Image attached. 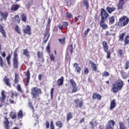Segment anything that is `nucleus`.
<instances>
[{"instance_id":"nucleus-1","label":"nucleus","mask_w":129,"mask_h":129,"mask_svg":"<svg viewBox=\"0 0 129 129\" xmlns=\"http://www.w3.org/2000/svg\"><path fill=\"white\" fill-rule=\"evenodd\" d=\"M124 82L121 79H118L112 85V91L113 93H116L122 89Z\"/></svg>"},{"instance_id":"nucleus-2","label":"nucleus","mask_w":129,"mask_h":129,"mask_svg":"<svg viewBox=\"0 0 129 129\" xmlns=\"http://www.w3.org/2000/svg\"><path fill=\"white\" fill-rule=\"evenodd\" d=\"M129 23V18L126 16H123L119 18L118 21L116 23V26L118 28H122L127 26Z\"/></svg>"},{"instance_id":"nucleus-3","label":"nucleus","mask_w":129,"mask_h":129,"mask_svg":"<svg viewBox=\"0 0 129 129\" xmlns=\"http://www.w3.org/2000/svg\"><path fill=\"white\" fill-rule=\"evenodd\" d=\"M31 94L33 99H37L39 97L40 94H42V89L36 87H33L31 90Z\"/></svg>"},{"instance_id":"nucleus-4","label":"nucleus","mask_w":129,"mask_h":129,"mask_svg":"<svg viewBox=\"0 0 129 129\" xmlns=\"http://www.w3.org/2000/svg\"><path fill=\"white\" fill-rule=\"evenodd\" d=\"M18 48H16L13 53V62L15 69H19V58L18 57Z\"/></svg>"},{"instance_id":"nucleus-5","label":"nucleus","mask_w":129,"mask_h":129,"mask_svg":"<svg viewBox=\"0 0 129 129\" xmlns=\"http://www.w3.org/2000/svg\"><path fill=\"white\" fill-rule=\"evenodd\" d=\"M102 44L104 52H105V53H107V59H110L111 52H110V50L108 51L109 47L108 44H107V42H106V41H103Z\"/></svg>"},{"instance_id":"nucleus-6","label":"nucleus","mask_w":129,"mask_h":129,"mask_svg":"<svg viewBox=\"0 0 129 129\" xmlns=\"http://www.w3.org/2000/svg\"><path fill=\"white\" fill-rule=\"evenodd\" d=\"M100 17V21H105L109 17V14L106 12V11L104 9L102 8L101 9Z\"/></svg>"},{"instance_id":"nucleus-7","label":"nucleus","mask_w":129,"mask_h":129,"mask_svg":"<svg viewBox=\"0 0 129 129\" xmlns=\"http://www.w3.org/2000/svg\"><path fill=\"white\" fill-rule=\"evenodd\" d=\"M128 1V0H119L118 4L117 5V11H119V10L122 11V10H123V6L125 5V2Z\"/></svg>"},{"instance_id":"nucleus-8","label":"nucleus","mask_w":129,"mask_h":129,"mask_svg":"<svg viewBox=\"0 0 129 129\" xmlns=\"http://www.w3.org/2000/svg\"><path fill=\"white\" fill-rule=\"evenodd\" d=\"M115 124V122L113 120H110L108 121L107 124L105 125V129H113Z\"/></svg>"},{"instance_id":"nucleus-9","label":"nucleus","mask_w":129,"mask_h":129,"mask_svg":"<svg viewBox=\"0 0 129 129\" xmlns=\"http://www.w3.org/2000/svg\"><path fill=\"white\" fill-rule=\"evenodd\" d=\"M74 103L76 104V108L83 107V101H81L79 99H77L74 100Z\"/></svg>"},{"instance_id":"nucleus-10","label":"nucleus","mask_w":129,"mask_h":129,"mask_svg":"<svg viewBox=\"0 0 129 129\" xmlns=\"http://www.w3.org/2000/svg\"><path fill=\"white\" fill-rule=\"evenodd\" d=\"M4 119H5V120L4 121V127L6 129H11V127L10 126V121H9L8 117L5 116L4 117Z\"/></svg>"},{"instance_id":"nucleus-11","label":"nucleus","mask_w":129,"mask_h":129,"mask_svg":"<svg viewBox=\"0 0 129 129\" xmlns=\"http://www.w3.org/2000/svg\"><path fill=\"white\" fill-rule=\"evenodd\" d=\"M26 82L24 83L25 86H28L30 83V79H31V74L30 73V70H28L26 73Z\"/></svg>"},{"instance_id":"nucleus-12","label":"nucleus","mask_w":129,"mask_h":129,"mask_svg":"<svg viewBox=\"0 0 129 129\" xmlns=\"http://www.w3.org/2000/svg\"><path fill=\"white\" fill-rule=\"evenodd\" d=\"M31 31V26L29 25H27L23 30L24 34H26V35H32V32Z\"/></svg>"},{"instance_id":"nucleus-13","label":"nucleus","mask_w":129,"mask_h":129,"mask_svg":"<svg viewBox=\"0 0 129 129\" xmlns=\"http://www.w3.org/2000/svg\"><path fill=\"white\" fill-rule=\"evenodd\" d=\"M0 15L2 18L1 19V21L2 20H4V21H7L8 17H9V13L8 11H5V12H3L1 11H0Z\"/></svg>"},{"instance_id":"nucleus-14","label":"nucleus","mask_w":129,"mask_h":129,"mask_svg":"<svg viewBox=\"0 0 129 129\" xmlns=\"http://www.w3.org/2000/svg\"><path fill=\"white\" fill-rule=\"evenodd\" d=\"M3 82L5 83V84L7 86H8V87H12V84H11V82L10 80V79L8 78L7 76H5L4 79H3Z\"/></svg>"},{"instance_id":"nucleus-15","label":"nucleus","mask_w":129,"mask_h":129,"mask_svg":"<svg viewBox=\"0 0 129 129\" xmlns=\"http://www.w3.org/2000/svg\"><path fill=\"white\" fill-rule=\"evenodd\" d=\"M73 67H75V72L78 73V74H80L81 73V67H79V64L77 62H75L73 64Z\"/></svg>"},{"instance_id":"nucleus-16","label":"nucleus","mask_w":129,"mask_h":129,"mask_svg":"<svg viewBox=\"0 0 129 129\" xmlns=\"http://www.w3.org/2000/svg\"><path fill=\"white\" fill-rule=\"evenodd\" d=\"M101 98H102V96L101 95L94 92L92 94V99L93 100H95V99H98V100H101Z\"/></svg>"},{"instance_id":"nucleus-17","label":"nucleus","mask_w":129,"mask_h":129,"mask_svg":"<svg viewBox=\"0 0 129 129\" xmlns=\"http://www.w3.org/2000/svg\"><path fill=\"white\" fill-rule=\"evenodd\" d=\"M1 95L2 96L0 97V102H1V103H5V102H6V99L7 98V96L6 95V94H5L4 90H3L1 92Z\"/></svg>"},{"instance_id":"nucleus-18","label":"nucleus","mask_w":129,"mask_h":129,"mask_svg":"<svg viewBox=\"0 0 129 129\" xmlns=\"http://www.w3.org/2000/svg\"><path fill=\"white\" fill-rule=\"evenodd\" d=\"M100 26L103 30H106L108 28V26L105 23V20H100Z\"/></svg>"},{"instance_id":"nucleus-19","label":"nucleus","mask_w":129,"mask_h":129,"mask_svg":"<svg viewBox=\"0 0 129 129\" xmlns=\"http://www.w3.org/2000/svg\"><path fill=\"white\" fill-rule=\"evenodd\" d=\"M90 63L91 64V68L92 71L96 72L97 71V66L93 60H90Z\"/></svg>"},{"instance_id":"nucleus-20","label":"nucleus","mask_w":129,"mask_h":129,"mask_svg":"<svg viewBox=\"0 0 129 129\" xmlns=\"http://www.w3.org/2000/svg\"><path fill=\"white\" fill-rule=\"evenodd\" d=\"M20 7H21V6L19 5L14 4L11 8V11H12V12H17V11L20 9Z\"/></svg>"},{"instance_id":"nucleus-21","label":"nucleus","mask_w":129,"mask_h":129,"mask_svg":"<svg viewBox=\"0 0 129 129\" xmlns=\"http://www.w3.org/2000/svg\"><path fill=\"white\" fill-rule=\"evenodd\" d=\"M93 120H94V118L92 119V121L89 122V124L91 126V128L92 129H94V126H97L98 124L97 120H95L94 123H93Z\"/></svg>"},{"instance_id":"nucleus-22","label":"nucleus","mask_w":129,"mask_h":129,"mask_svg":"<svg viewBox=\"0 0 129 129\" xmlns=\"http://www.w3.org/2000/svg\"><path fill=\"white\" fill-rule=\"evenodd\" d=\"M120 75L122 78V79H126V78H128L129 75L126 74V73L124 72L123 70H121L120 72Z\"/></svg>"},{"instance_id":"nucleus-23","label":"nucleus","mask_w":129,"mask_h":129,"mask_svg":"<svg viewBox=\"0 0 129 129\" xmlns=\"http://www.w3.org/2000/svg\"><path fill=\"white\" fill-rule=\"evenodd\" d=\"M116 10V8L115 7H107L106 8V11L108 13V14H112L113 12H114Z\"/></svg>"},{"instance_id":"nucleus-24","label":"nucleus","mask_w":129,"mask_h":129,"mask_svg":"<svg viewBox=\"0 0 129 129\" xmlns=\"http://www.w3.org/2000/svg\"><path fill=\"white\" fill-rule=\"evenodd\" d=\"M13 20L14 22H15V23H17V24H20L21 22V19H20L19 15H15L13 17Z\"/></svg>"},{"instance_id":"nucleus-25","label":"nucleus","mask_w":129,"mask_h":129,"mask_svg":"<svg viewBox=\"0 0 129 129\" xmlns=\"http://www.w3.org/2000/svg\"><path fill=\"white\" fill-rule=\"evenodd\" d=\"M0 32L4 38H7V33L5 30V29H4V26L2 25H0Z\"/></svg>"},{"instance_id":"nucleus-26","label":"nucleus","mask_w":129,"mask_h":129,"mask_svg":"<svg viewBox=\"0 0 129 129\" xmlns=\"http://www.w3.org/2000/svg\"><path fill=\"white\" fill-rule=\"evenodd\" d=\"M83 6L86 10H89V3L88 2V0H84Z\"/></svg>"},{"instance_id":"nucleus-27","label":"nucleus","mask_w":129,"mask_h":129,"mask_svg":"<svg viewBox=\"0 0 129 129\" xmlns=\"http://www.w3.org/2000/svg\"><path fill=\"white\" fill-rule=\"evenodd\" d=\"M116 106V103L115 102V100L113 99L111 101L110 106V110H112L113 108H114Z\"/></svg>"},{"instance_id":"nucleus-28","label":"nucleus","mask_w":129,"mask_h":129,"mask_svg":"<svg viewBox=\"0 0 129 129\" xmlns=\"http://www.w3.org/2000/svg\"><path fill=\"white\" fill-rule=\"evenodd\" d=\"M23 55L27 57V58H30L31 55H30V51L28 50V49H25L23 50Z\"/></svg>"},{"instance_id":"nucleus-29","label":"nucleus","mask_w":129,"mask_h":129,"mask_svg":"<svg viewBox=\"0 0 129 129\" xmlns=\"http://www.w3.org/2000/svg\"><path fill=\"white\" fill-rule=\"evenodd\" d=\"M63 83H64V77H61L57 81L58 86H62V85L63 84Z\"/></svg>"},{"instance_id":"nucleus-30","label":"nucleus","mask_w":129,"mask_h":129,"mask_svg":"<svg viewBox=\"0 0 129 129\" xmlns=\"http://www.w3.org/2000/svg\"><path fill=\"white\" fill-rule=\"evenodd\" d=\"M58 42H59L60 45H65L66 44V37L63 36L62 38H59Z\"/></svg>"},{"instance_id":"nucleus-31","label":"nucleus","mask_w":129,"mask_h":129,"mask_svg":"<svg viewBox=\"0 0 129 129\" xmlns=\"http://www.w3.org/2000/svg\"><path fill=\"white\" fill-rule=\"evenodd\" d=\"M19 79H20V76L19 74H15V79H14V83L15 84H18L19 82Z\"/></svg>"},{"instance_id":"nucleus-32","label":"nucleus","mask_w":129,"mask_h":129,"mask_svg":"<svg viewBox=\"0 0 129 129\" xmlns=\"http://www.w3.org/2000/svg\"><path fill=\"white\" fill-rule=\"evenodd\" d=\"M64 27H68V22L63 21L62 22V25H58L59 30H62Z\"/></svg>"},{"instance_id":"nucleus-33","label":"nucleus","mask_w":129,"mask_h":129,"mask_svg":"<svg viewBox=\"0 0 129 129\" xmlns=\"http://www.w3.org/2000/svg\"><path fill=\"white\" fill-rule=\"evenodd\" d=\"M55 125L59 127V128H62L63 127V123H62V121L58 120L55 122Z\"/></svg>"},{"instance_id":"nucleus-34","label":"nucleus","mask_w":129,"mask_h":129,"mask_svg":"<svg viewBox=\"0 0 129 129\" xmlns=\"http://www.w3.org/2000/svg\"><path fill=\"white\" fill-rule=\"evenodd\" d=\"M108 20L109 25H112V24H114V22H115V19H114V16H113L109 17Z\"/></svg>"},{"instance_id":"nucleus-35","label":"nucleus","mask_w":129,"mask_h":129,"mask_svg":"<svg viewBox=\"0 0 129 129\" xmlns=\"http://www.w3.org/2000/svg\"><path fill=\"white\" fill-rule=\"evenodd\" d=\"M21 18L22 22H24V23H26V22L28 21L27 16L24 13H23L22 15H21Z\"/></svg>"},{"instance_id":"nucleus-36","label":"nucleus","mask_w":129,"mask_h":129,"mask_svg":"<svg viewBox=\"0 0 129 129\" xmlns=\"http://www.w3.org/2000/svg\"><path fill=\"white\" fill-rule=\"evenodd\" d=\"M73 118V116L72 115V113L69 112L67 114V122H69V120L71 119L72 118Z\"/></svg>"},{"instance_id":"nucleus-37","label":"nucleus","mask_w":129,"mask_h":129,"mask_svg":"<svg viewBox=\"0 0 129 129\" xmlns=\"http://www.w3.org/2000/svg\"><path fill=\"white\" fill-rule=\"evenodd\" d=\"M119 129H126V127L125 126V124L123 122L119 121Z\"/></svg>"},{"instance_id":"nucleus-38","label":"nucleus","mask_w":129,"mask_h":129,"mask_svg":"<svg viewBox=\"0 0 129 129\" xmlns=\"http://www.w3.org/2000/svg\"><path fill=\"white\" fill-rule=\"evenodd\" d=\"M18 118L20 119V118H23L24 117V114H23V111L20 110L18 111L17 113Z\"/></svg>"},{"instance_id":"nucleus-39","label":"nucleus","mask_w":129,"mask_h":129,"mask_svg":"<svg viewBox=\"0 0 129 129\" xmlns=\"http://www.w3.org/2000/svg\"><path fill=\"white\" fill-rule=\"evenodd\" d=\"M128 44H129V35H126L124 37V46H126V45H128Z\"/></svg>"},{"instance_id":"nucleus-40","label":"nucleus","mask_w":129,"mask_h":129,"mask_svg":"<svg viewBox=\"0 0 129 129\" xmlns=\"http://www.w3.org/2000/svg\"><path fill=\"white\" fill-rule=\"evenodd\" d=\"M15 31L17 32L19 35H22V32H21V29L19 27V25H16L15 27Z\"/></svg>"},{"instance_id":"nucleus-41","label":"nucleus","mask_w":129,"mask_h":129,"mask_svg":"<svg viewBox=\"0 0 129 129\" xmlns=\"http://www.w3.org/2000/svg\"><path fill=\"white\" fill-rule=\"evenodd\" d=\"M64 3L68 8H70L72 6V0H64Z\"/></svg>"},{"instance_id":"nucleus-42","label":"nucleus","mask_w":129,"mask_h":129,"mask_svg":"<svg viewBox=\"0 0 129 129\" xmlns=\"http://www.w3.org/2000/svg\"><path fill=\"white\" fill-rule=\"evenodd\" d=\"M125 36V32L122 33L119 35V41H123L124 36Z\"/></svg>"},{"instance_id":"nucleus-43","label":"nucleus","mask_w":129,"mask_h":129,"mask_svg":"<svg viewBox=\"0 0 129 129\" xmlns=\"http://www.w3.org/2000/svg\"><path fill=\"white\" fill-rule=\"evenodd\" d=\"M49 59H50V61H52V62H55V59L56 58L55 57V55H54V54L53 53H49Z\"/></svg>"},{"instance_id":"nucleus-44","label":"nucleus","mask_w":129,"mask_h":129,"mask_svg":"<svg viewBox=\"0 0 129 129\" xmlns=\"http://www.w3.org/2000/svg\"><path fill=\"white\" fill-rule=\"evenodd\" d=\"M49 32H50V28H46L45 32L44 34V38H46V37H47V36L48 37V36H49V35L50 37V33H49Z\"/></svg>"},{"instance_id":"nucleus-45","label":"nucleus","mask_w":129,"mask_h":129,"mask_svg":"<svg viewBox=\"0 0 129 129\" xmlns=\"http://www.w3.org/2000/svg\"><path fill=\"white\" fill-rule=\"evenodd\" d=\"M68 49L70 50L71 54H73V44H70L68 46Z\"/></svg>"},{"instance_id":"nucleus-46","label":"nucleus","mask_w":129,"mask_h":129,"mask_svg":"<svg viewBox=\"0 0 129 129\" xmlns=\"http://www.w3.org/2000/svg\"><path fill=\"white\" fill-rule=\"evenodd\" d=\"M16 88L18 90V91H19L20 93H24V91L22 90V87H21V85L18 84L16 86Z\"/></svg>"},{"instance_id":"nucleus-47","label":"nucleus","mask_w":129,"mask_h":129,"mask_svg":"<svg viewBox=\"0 0 129 129\" xmlns=\"http://www.w3.org/2000/svg\"><path fill=\"white\" fill-rule=\"evenodd\" d=\"M70 83L71 84L72 87L74 86H77L76 82H75V81H74V79H73L70 80Z\"/></svg>"},{"instance_id":"nucleus-48","label":"nucleus","mask_w":129,"mask_h":129,"mask_svg":"<svg viewBox=\"0 0 129 129\" xmlns=\"http://www.w3.org/2000/svg\"><path fill=\"white\" fill-rule=\"evenodd\" d=\"M28 105L30 109L32 110V112H35V109L34 108V106H33V104H32V102H28Z\"/></svg>"},{"instance_id":"nucleus-49","label":"nucleus","mask_w":129,"mask_h":129,"mask_svg":"<svg viewBox=\"0 0 129 129\" xmlns=\"http://www.w3.org/2000/svg\"><path fill=\"white\" fill-rule=\"evenodd\" d=\"M37 59L38 60V62H41V63H44V62H45L44 56L37 57Z\"/></svg>"},{"instance_id":"nucleus-50","label":"nucleus","mask_w":129,"mask_h":129,"mask_svg":"<svg viewBox=\"0 0 129 129\" xmlns=\"http://www.w3.org/2000/svg\"><path fill=\"white\" fill-rule=\"evenodd\" d=\"M46 51L49 54H50V53H51V49L50 48V43H48L47 46L46 47Z\"/></svg>"},{"instance_id":"nucleus-51","label":"nucleus","mask_w":129,"mask_h":129,"mask_svg":"<svg viewBox=\"0 0 129 129\" xmlns=\"http://www.w3.org/2000/svg\"><path fill=\"white\" fill-rule=\"evenodd\" d=\"M0 66L2 68L5 66V62H4V59L0 56Z\"/></svg>"},{"instance_id":"nucleus-52","label":"nucleus","mask_w":129,"mask_h":129,"mask_svg":"<svg viewBox=\"0 0 129 129\" xmlns=\"http://www.w3.org/2000/svg\"><path fill=\"white\" fill-rule=\"evenodd\" d=\"M75 20V23H77V22H78V21H81V16L79 15L77 17H75L74 18Z\"/></svg>"},{"instance_id":"nucleus-53","label":"nucleus","mask_w":129,"mask_h":129,"mask_svg":"<svg viewBox=\"0 0 129 129\" xmlns=\"http://www.w3.org/2000/svg\"><path fill=\"white\" fill-rule=\"evenodd\" d=\"M84 73L85 75H87V74L89 73V70L88 69V68L85 67L84 68Z\"/></svg>"},{"instance_id":"nucleus-54","label":"nucleus","mask_w":129,"mask_h":129,"mask_svg":"<svg viewBox=\"0 0 129 129\" xmlns=\"http://www.w3.org/2000/svg\"><path fill=\"white\" fill-rule=\"evenodd\" d=\"M66 17L68 19H72V18H73V15L69 12H67Z\"/></svg>"},{"instance_id":"nucleus-55","label":"nucleus","mask_w":129,"mask_h":129,"mask_svg":"<svg viewBox=\"0 0 129 129\" xmlns=\"http://www.w3.org/2000/svg\"><path fill=\"white\" fill-rule=\"evenodd\" d=\"M128 68H129V60H127L125 63L124 69H125V70H127Z\"/></svg>"},{"instance_id":"nucleus-56","label":"nucleus","mask_w":129,"mask_h":129,"mask_svg":"<svg viewBox=\"0 0 129 129\" xmlns=\"http://www.w3.org/2000/svg\"><path fill=\"white\" fill-rule=\"evenodd\" d=\"M37 57H44V53L42 51H37Z\"/></svg>"},{"instance_id":"nucleus-57","label":"nucleus","mask_w":129,"mask_h":129,"mask_svg":"<svg viewBox=\"0 0 129 129\" xmlns=\"http://www.w3.org/2000/svg\"><path fill=\"white\" fill-rule=\"evenodd\" d=\"M78 91V89L77 88V87L74 86L73 87L72 93H75V92H77Z\"/></svg>"},{"instance_id":"nucleus-58","label":"nucleus","mask_w":129,"mask_h":129,"mask_svg":"<svg viewBox=\"0 0 129 129\" xmlns=\"http://www.w3.org/2000/svg\"><path fill=\"white\" fill-rule=\"evenodd\" d=\"M49 38H50V35H49L47 38L44 37L43 38V44H46L47 42L48 41V40H49Z\"/></svg>"},{"instance_id":"nucleus-59","label":"nucleus","mask_w":129,"mask_h":129,"mask_svg":"<svg viewBox=\"0 0 129 129\" xmlns=\"http://www.w3.org/2000/svg\"><path fill=\"white\" fill-rule=\"evenodd\" d=\"M103 77H107V76H109L110 74L108 72H105L102 74Z\"/></svg>"},{"instance_id":"nucleus-60","label":"nucleus","mask_w":129,"mask_h":129,"mask_svg":"<svg viewBox=\"0 0 129 129\" xmlns=\"http://www.w3.org/2000/svg\"><path fill=\"white\" fill-rule=\"evenodd\" d=\"M18 95H19L18 93H17V92H15L14 93H11V98H14V96L17 97V96H18Z\"/></svg>"},{"instance_id":"nucleus-61","label":"nucleus","mask_w":129,"mask_h":129,"mask_svg":"<svg viewBox=\"0 0 129 129\" xmlns=\"http://www.w3.org/2000/svg\"><path fill=\"white\" fill-rule=\"evenodd\" d=\"M50 129H55V126L54 125V122H53V120H51L50 121Z\"/></svg>"},{"instance_id":"nucleus-62","label":"nucleus","mask_w":129,"mask_h":129,"mask_svg":"<svg viewBox=\"0 0 129 129\" xmlns=\"http://www.w3.org/2000/svg\"><path fill=\"white\" fill-rule=\"evenodd\" d=\"M66 60H67L69 61V60H70V55H69V53L68 52H66Z\"/></svg>"},{"instance_id":"nucleus-63","label":"nucleus","mask_w":129,"mask_h":129,"mask_svg":"<svg viewBox=\"0 0 129 129\" xmlns=\"http://www.w3.org/2000/svg\"><path fill=\"white\" fill-rule=\"evenodd\" d=\"M119 55L120 57H123V50L119 49L118 51Z\"/></svg>"},{"instance_id":"nucleus-64","label":"nucleus","mask_w":129,"mask_h":129,"mask_svg":"<svg viewBox=\"0 0 129 129\" xmlns=\"http://www.w3.org/2000/svg\"><path fill=\"white\" fill-rule=\"evenodd\" d=\"M45 126H46V128H49V127H50V122H49V121L48 120L46 121Z\"/></svg>"}]
</instances>
